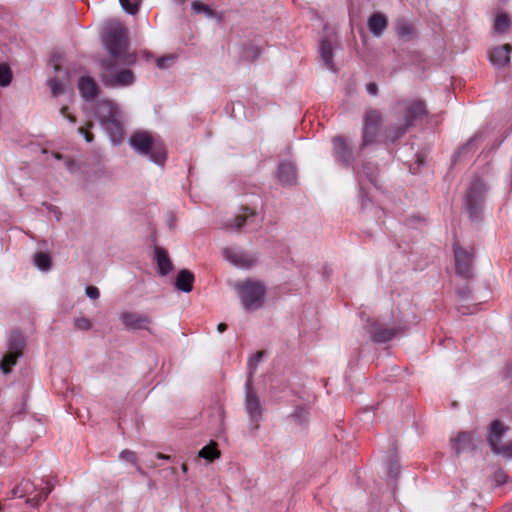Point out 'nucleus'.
<instances>
[{"label":"nucleus","instance_id":"obj_1","mask_svg":"<svg viewBox=\"0 0 512 512\" xmlns=\"http://www.w3.org/2000/svg\"><path fill=\"white\" fill-rule=\"evenodd\" d=\"M102 43L110 55L109 59H120L124 65L135 63V55L127 52L128 31L120 22L111 21L106 25Z\"/></svg>","mask_w":512,"mask_h":512},{"label":"nucleus","instance_id":"obj_2","mask_svg":"<svg viewBox=\"0 0 512 512\" xmlns=\"http://www.w3.org/2000/svg\"><path fill=\"white\" fill-rule=\"evenodd\" d=\"M401 114V121L390 124L384 130L388 142L394 143L402 138L414 126L415 121L426 114L424 103L421 101H399L394 108Z\"/></svg>","mask_w":512,"mask_h":512},{"label":"nucleus","instance_id":"obj_3","mask_svg":"<svg viewBox=\"0 0 512 512\" xmlns=\"http://www.w3.org/2000/svg\"><path fill=\"white\" fill-rule=\"evenodd\" d=\"M129 144L138 154L147 156L151 162L157 165H162L166 159L164 147L155 142L148 132H134L129 138Z\"/></svg>","mask_w":512,"mask_h":512},{"label":"nucleus","instance_id":"obj_4","mask_svg":"<svg viewBox=\"0 0 512 512\" xmlns=\"http://www.w3.org/2000/svg\"><path fill=\"white\" fill-rule=\"evenodd\" d=\"M234 288L246 311H255L263 306L266 294V286L263 282L248 279L235 283Z\"/></svg>","mask_w":512,"mask_h":512},{"label":"nucleus","instance_id":"obj_5","mask_svg":"<svg viewBox=\"0 0 512 512\" xmlns=\"http://www.w3.org/2000/svg\"><path fill=\"white\" fill-rule=\"evenodd\" d=\"M120 59H104L100 62V79L102 83L111 88L130 86L134 83L135 77L130 69L117 68Z\"/></svg>","mask_w":512,"mask_h":512},{"label":"nucleus","instance_id":"obj_6","mask_svg":"<svg viewBox=\"0 0 512 512\" xmlns=\"http://www.w3.org/2000/svg\"><path fill=\"white\" fill-rule=\"evenodd\" d=\"M382 123L383 117L380 110L369 107L364 111L363 124L361 128V142L359 144L360 151H363L367 147L377 143Z\"/></svg>","mask_w":512,"mask_h":512},{"label":"nucleus","instance_id":"obj_7","mask_svg":"<svg viewBox=\"0 0 512 512\" xmlns=\"http://www.w3.org/2000/svg\"><path fill=\"white\" fill-rule=\"evenodd\" d=\"M245 411L249 416L250 430L255 432L259 429L260 422L263 418L264 408L256 391L252 387V373L245 383Z\"/></svg>","mask_w":512,"mask_h":512},{"label":"nucleus","instance_id":"obj_8","mask_svg":"<svg viewBox=\"0 0 512 512\" xmlns=\"http://www.w3.org/2000/svg\"><path fill=\"white\" fill-rule=\"evenodd\" d=\"M485 192L486 186L484 182L480 179H475L466 195V208L472 220H477L480 216Z\"/></svg>","mask_w":512,"mask_h":512},{"label":"nucleus","instance_id":"obj_9","mask_svg":"<svg viewBox=\"0 0 512 512\" xmlns=\"http://www.w3.org/2000/svg\"><path fill=\"white\" fill-rule=\"evenodd\" d=\"M505 431L506 427L499 420L493 421L490 425L488 442L495 454L512 459V442L501 443Z\"/></svg>","mask_w":512,"mask_h":512},{"label":"nucleus","instance_id":"obj_10","mask_svg":"<svg viewBox=\"0 0 512 512\" xmlns=\"http://www.w3.org/2000/svg\"><path fill=\"white\" fill-rule=\"evenodd\" d=\"M366 329L370 335V338L376 343L388 342L397 335L403 333V328L401 326L385 328L374 321L369 322L368 325L366 326Z\"/></svg>","mask_w":512,"mask_h":512},{"label":"nucleus","instance_id":"obj_11","mask_svg":"<svg viewBox=\"0 0 512 512\" xmlns=\"http://www.w3.org/2000/svg\"><path fill=\"white\" fill-rule=\"evenodd\" d=\"M332 144L336 161L345 167H349L354 160L352 147L343 136L334 137Z\"/></svg>","mask_w":512,"mask_h":512},{"label":"nucleus","instance_id":"obj_12","mask_svg":"<svg viewBox=\"0 0 512 512\" xmlns=\"http://www.w3.org/2000/svg\"><path fill=\"white\" fill-rule=\"evenodd\" d=\"M455 254V267L456 272L463 278L469 279L473 276L472 272V262L473 255L463 248L455 245L454 247Z\"/></svg>","mask_w":512,"mask_h":512},{"label":"nucleus","instance_id":"obj_13","mask_svg":"<svg viewBox=\"0 0 512 512\" xmlns=\"http://www.w3.org/2000/svg\"><path fill=\"white\" fill-rule=\"evenodd\" d=\"M223 255L227 261L239 268H250L256 263V258L253 255L235 248H224Z\"/></svg>","mask_w":512,"mask_h":512},{"label":"nucleus","instance_id":"obj_14","mask_svg":"<svg viewBox=\"0 0 512 512\" xmlns=\"http://www.w3.org/2000/svg\"><path fill=\"white\" fill-rule=\"evenodd\" d=\"M120 320L125 328L129 330L148 329V325L152 322L151 318L145 314L129 311L122 312Z\"/></svg>","mask_w":512,"mask_h":512},{"label":"nucleus","instance_id":"obj_15","mask_svg":"<svg viewBox=\"0 0 512 512\" xmlns=\"http://www.w3.org/2000/svg\"><path fill=\"white\" fill-rule=\"evenodd\" d=\"M104 130L109 135L111 142L115 145H119L124 140V126H123V114L120 113L119 117L106 120L101 124Z\"/></svg>","mask_w":512,"mask_h":512},{"label":"nucleus","instance_id":"obj_16","mask_svg":"<svg viewBox=\"0 0 512 512\" xmlns=\"http://www.w3.org/2000/svg\"><path fill=\"white\" fill-rule=\"evenodd\" d=\"M121 110L118 106L108 100L99 101L95 107V114L100 121V124H103L106 120L112 119L114 117L120 116Z\"/></svg>","mask_w":512,"mask_h":512},{"label":"nucleus","instance_id":"obj_17","mask_svg":"<svg viewBox=\"0 0 512 512\" xmlns=\"http://www.w3.org/2000/svg\"><path fill=\"white\" fill-rule=\"evenodd\" d=\"M512 47L510 44H504L502 46L495 47L489 54V59L493 66L497 68H503L510 62V53Z\"/></svg>","mask_w":512,"mask_h":512},{"label":"nucleus","instance_id":"obj_18","mask_svg":"<svg viewBox=\"0 0 512 512\" xmlns=\"http://www.w3.org/2000/svg\"><path fill=\"white\" fill-rule=\"evenodd\" d=\"M369 31L374 37H380L388 26V18L381 12H374L367 20Z\"/></svg>","mask_w":512,"mask_h":512},{"label":"nucleus","instance_id":"obj_19","mask_svg":"<svg viewBox=\"0 0 512 512\" xmlns=\"http://www.w3.org/2000/svg\"><path fill=\"white\" fill-rule=\"evenodd\" d=\"M474 434L471 432H459L452 440V448L456 454L472 450L474 447Z\"/></svg>","mask_w":512,"mask_h":512},{"label":"nucleus","instance_id":"obj_20","mask_svg":"<svg viewBox=\"0 0 512 512\" xmlns=\"http://www.w3.org/2000/svg\"><path fill=\"white\" fill-rule=\"evenodd\" d=\"M256 218V213L248 207H242L241 213L236 215L233 220L226 225L228 229L240 230L244 225L251 223Z\"/></svg>","mask_w":512,"mask_h":512},{"label":"nucleus","instance_id":"obj_21","mask_svg":"<svg viewBox=\"0 0 512 512\" xmlns=\"http://www.w3.org/2000/svg\"><path fill=\"white\" fill-rule=\"evenodd\" d=\"M78 88L85 101L94 100L98 94V86L91 77H81L78 82Z\"/></svg>","mask_w":512,"mask_h":512},{"label":"nucleus","instance_id":"obj_22","mask_svg":"<svg viewBox=\"0 0 512 512\" xmlns=\"http://www.w3.org/2000/svg\"><path fill=\"white\" fill-rule=\"evenodd\" d=\"M277 176L282 185H293L297 180L296 168L290 162L281 163L277 170Z\"/></svg>","mask_w":512,"mask_h":512},{"label":"nucleus","instance_id":"obj_23","mask_svg":"<svg viewBox=\"0 0 512 512\" xmlns=\"http://www.w3.org/2000/svg\"><path fill=\"white\" fill-rule=\"evenodd\" d=\"M154 258L158 266V272L165 276L173 269V264L168 256L167 251L159 246L154 249Z\"/></svg>","mask_w":512,"mask_h":512},{"label":"nucleus","instance_id":"obj_24","mask_svg":"<svg viewBox=\"0 0 512 512\" xmlns=\"http://www.w3.org/2000/svg\"><path fill=\"white\" fill-rule=\"evenodd\" d=\"M194 279L191 271L182 269L177 274L175 286L178 290L189 293L192 291Z\"/></svg>","mask_w":512,"mask_h":512},{"label":"nucleus","instance_id":"obj_25","mask_svg":"<svg viewBox=\"0 0 512 512\" xmlns=\"http://www.w3.org/2000/svg\"><path fill=\"white\" fill-rule=\"evenodd\" d=\"M320 54L324 65L329 70H334L333 63V45L330 40L322 39L320 41Z\"/></svg>","mask_w":512,"mask_h":512},{"label":"nucleus","instance_id":"obj_26","mask_svg":"<svg viewBox=\"0 0 512 512\" xmlns=\"http://www.w3.org/2000/svg\"><path fill=\"white\" fill-rule=\"evenodd\" d=\"M7 347L8 351L17 352L22 355L25 347V339L20 331L14 330L11 332Z\"/></svg>","mask_w":512,"mask_h":512},{"label":"nucleus","instance_id":"obj_27","mask_svg":"<svg viewBox=\"0 0 512 512\" xmlns=\"http://www.w3.org/2000/svg\"><path fill=\"white\" fill-rule=\"evenodd\" d=\"M56 481L54 480H47L46 481V488H41L39 493L35 495L34 497L30 498L28 497L26 502L30 504L31 506H38L41 502L45 501L48 497V495L52 492Z\"/></svg>","mask_w":512,"mask_h":512},{"label":"nucleus","instance_id":"obj_28","mask_svg":"<svg viewBox=\"0 0 512 512\" xmlns=\"http://www.w3.org/2000/svg\"><path fill=\"white\" fill-rule=\"evenodd\" d=\"M21 354L17 352L7 351V353L3 356L0 362V368L4 374H8L11 372V368L16 365L17 360L21 357Z\"/></svg>","mask_w":512,"mask_h":512},{"label":"nucleus","instance_id":"obj_29","mask_svg":"<svg viewBox=\"0 0 512 512\" xmlns=\"http://www.w3.org/2000/svg\"><path fill=\"white\" fill-rule=\"evenodd\" d=\"M198 456L212 462L215 459L220 457V451L217 449V444L214 441H211L209 445L203 447L199 452Z\"/></svg>","mask_w":512,"mask_h":512},{"label":"nucleus","instance_id":"obj_30","mask_svg":"<svg viewBox=\"0 0 512 512\" xmlns=\"http://www.w3.org/2000/svg\"><path fill=\"white\" fill-rule=\"evenodd\" d=\"M290 418L295 421L300 426H304L308 423L309 420V411L304 406H298L291 413Z\"/></svg>","mask_w":512,"mask_h":512},{"label":"nucleus","instance_id":"obj_31","mask_svg":"<svg viewBox=\"0 0 512 512\" xmlns=\"http://www.w3.org/2000/svg\"><path fill=\"white\" fill-rule=\"evenodd\" d=\"M510 18L507 14H500L495 18L494 30L496 33H505L510 27Z\"/></svg>","mask_w":512,"mask_h":512},{"label":"nucleus","instance_id":"obj_32","mask_svg":"<svg viewBox=\"0 0 512 512\" xmlns=\"http://www.w3.org/2000/svg\"><path fill=\"white\" fill-rule=\"evenodd\" d=\"M35 265L42 271H47L51 267V258L47 253L38 252L34 256Z\"/></svg>","mask_w":512,"mask_h":512},{"label":"nucleus","instance_id":"obj_33","mask_svg":"<svg viewBox=\"0 0 512 512\" xmlns=\"http://www.w3.org/2000/svg\"><path fill=\"white\" fill-rule=\"evenodd\" d=\"M397 32L401 37L410 38L414 34V26L408 21H399L397 23Z\"/></svg>","mask_w":512,"mask_h":512},{"label":"nucleus","instance_id":"obj_34","mask_svg":"<svg viewBox=\"0 0 512 512\" xmlns=\"http://www.w3.org/2000/svg\"><path fill=\"white\" fill-rule=\"evenodd\" d=\"M191 9L196 14H205L208 18H212L215 15V12L207 5L203 4L200 1H193L191 3Z\"/></svg>","mask_w":512,"mask_h":512},{"label":"nucleus","instance_id":"obj_35","mask_svg":"<svg viewBox=\"0 0 512 512\" xmlns=\"http://www.w3.org/2000/svg\"><path fill=\"white\" fill-rule=\"evenodd\" d=\"M12 80V72L8 65L0 64V86H8Z\"/></svg>","mask_w":512,"mask_h":512},{"label":"nucleus","instance_id":"obj_36","mask_svg":"<svg viewBox=\"0 0 512 512\" xmlns=\"http://www.w3.org/2000/svg\"><path fill=\"white\" fill-rule=\"evenodd\" d=\"M121 7L130 15H135L139 10L140 2L138 0L130 2L129 0H119Z\"/></svg>","mask_w":512,"mask_h":512},{"label":"nucleus","instance_id":"obj_37","mask_svg":"<svg viewBox=\"0 0 512 512\" xmlns=\"http://www.w3.org/2000/svg\"><path fill=\"white\" fill-rule=\"evenodd\" d=\"M47 84L50 87L51 94L54 97H57L58 95H60L64 91V85H63L62 81H60V80H58L56 78L49 79L47 81Z\"/></svg>","mask_w":512,"mask_h":512},{"label":"nucleus","instance_id":"obj_38","mask_svg":"<svg viewBox=\"0 0 512 512\" xmlns=\"http://www.w3.org/2000/svg\"><path fill=\"white\" fill-rule=\"evenodd\" d=\"M387 473L390 479H397L400 474V466L397 460L390 459L387 463Z\"/></svg>","mask_w":512,"mask_h":512},{"label":"nucleus","instance_id":"obj_39","mask_svg":"<svg viewBox=\"0 0 512 512\" xmlns=\"http://www.w3.org/2000/svg\"><path fill=\"white\" fill-rule=\"evenodd\" d=\"M262 357H263V352H257V353H255L254 355H252L249 358V361H248V365H249L248 377L250 376L251 373H252V375L254 374V372H255V370L257 368V365L262 360Z\"/></svg>","mask_w":512,"mask_h":512},{"label":"nucleus","instance_id":"obj_40","mask_svg":"<svg viewBox=\"0 0 512 512\" xmlns=\"http://www.w3.org/2000/svg\"><path fill=\"white\" fill-rule=\"evenodd\" d=\"M176 57L174 55H167L157 59L156 65L159 69L168 68L174 61Z\"/></svg>","mask_w":512,"mask_h":512},{"label":"nucleus","instance_id":"obj_41","mask_svg":"<svg viewBox=\"0 0 512 512\" xmlns=\"http://www.w3.org/2000/svg\"><path fill=\"white\" fill-rule=\"evenodd\" d=\"M481 134H476L472 138H470L463 146L459 148L456 153V157H460L461 155L467 153L473 143L480 137Z\"/></svg>","mask_w":512,"mask_h":512},{"label":"nucleus","instance_id":"obj_42","mask_svg":"<svg viewBox=\"0 0 512 512\" xmlns=\"http://www.w3.org/2000/svg\"><path fill=\"white\" fill-rule=\"evenodd\" d=\"M74 323L77 329L84 331L89 330L92 326L91 321L85 317L76 318Z\"/></svg>","mask_w":512,"mask_h":512},{"label":"nucleus","instance_id":"obj_43","mask_svg":"<svg viewBox=\"0 0 512 512\" xmlns=\"http://www.w3.org/2000/svg\"><path fill=\"white\" fill-rule=\"evenodd\" d=\"M119 458L121 460H125V461H128V462L133 463V464L136 463V455L131 450H123V451H121V453L119 455Z\"/></svg>","mask_w":512,"mask_h":512},{"label":"nucleus","instance_id":"obj_44","mask_svg":"<svg viewBox=\"0 0 512 512\" xmlns=\"http://www.w3.org/2000/svg\"><path fill=\"white\" fill-rule=\"evenodd\" d=\"M85 293H86L87 297H89L90 299H93V300L98 299L100 296L99 289L96 286H92V285L86 287Z\"/></svg>","mask_w":512,"mask_h":512},{"label":"nucleus","instance_id":"obj_45","mask_svg":"<svg viewBox=\"0 0 512 512\" xmlns=\"http://www.w3.org/2000/svg\"><path fill=\"white\" fill-rule=\"evenodd\" d=\"M22 488H24L26 496L33 494L37 490V487L29 480L22 481Z\"/></svg>","mask_w":512,"mask_h":512},{"label":"nucleus","instance_id":"obj_46","mask_svg":"<svg viewBox=\"0 0 512 512\" xmlns=\"http://www.w3.org/2000/svg\"><path fill=\"white\" fill-rule=\"evenodd\" d=\"M457 293L461 300H467L470 296L471 291L470 288L466 285L462 288H459Z\"/></svg>","mask_w":512,"mask_h":512},{"label":"nucleus","instance_id":"obj_47","mask_svg":"<svg viewBox=\"0 0 512 512\" xmlns=\"http://www.w3.org/2000/svg\"><path fill=\"white\" fill-rule=\"evenodd\" d=\"M364 173L366 174L367 178L373 183L376 180L375 177V169L373 167H363Z\"/></svg>","mask_w":512,"mask_h":512},{"label":"nucleus","instance_id":"obj_48","mask_svg":"<svg viewBox=\"0 0 512 512\" xmlns=\"http://www.w3.org/2000/svg\"><path fill=\"white\" fill-rule=\"evenodd\" d=\"M77 131H78V133H79L80 135H82V136L85 138V140H86L88 143H90V142H92V141H93V139H94L93 134H91V133L87 132V131L85 130V128H83V127H79V128L77 129Z\"/></svg>","mask_w":512,"mask_h":512},{"label":"nucleus","instance_id":"obj_49","mask_svg":"<svg viewBox=\"0 0 512 512\" xmlns=\"http://www.w3.org/2000/svg\"><path fill=\"white\" fill-rule=\"evenodd\" d=\"M366 90L372 96H376L378 94V86L375 82H369L366 85Z\"/></svg>","mask_w":512,"mask_h":512},{"label":"nucleus","instance_id":"obj_50","mask_svg":"<svg viewBox=\"0 0 512 512\" xmlns=\"http://www.w3.org/2000/svg\"><path fill=\"white\" fill-rule=\"evenodd\" d=\"M12 494L14 497L19 498L26 496V494L24 493V488H22V482L12 490Z\"/></svg>","mask_w":512,"mask_h":512},{"label":"nucleus","instance_id":"obj_51","mask_svg":"<svg viewBox=\"0 0 512 512\" xmlns=\"http://www.w3.org/2000/svg\"><path fill=\"white\" fill-rule=\"evenodd\" d=\"M67 110H68V107L66 106H63L61 109H60V114L67 118L71 123H76V118L75 116L71 115V114H68L67 113Z\"/></svg>","mask_w":512,"mask_h":512},{"label":"nucleus","instance_id":"obj_52","mask_svg":"<svg viewBox=\"0 0 512 512\" xmlns=\"http://www.w3.org/2000/svg\"><path fill=\"white\" fill-rule=\"evenodd\" d=\"M227 329V325L225 323H220L217 326V330L219 333H223Z\"/></svg>","mask_w":512,"mask_h":512},{"label":"nucleus","instance_id":"obj_53","mask_svg":"<svg viewBox=\"0 0 512 512\" xmlns=\"http://www.w3.org/2000/svg\"><path fill=\"white\" fill-rule=\"evenodd\" d=\"M66 166L69 170H72V167L74 166V162L71 160H66Z\"/></svg>","mask_w":512,"mask_h":512},{"label":"nucleus","instance_id":"obj_54","mask_svg":"<svg viewBox=\"0 0 512 512\" xmlns=\"http://www.w3.org/2000/svg\"><path fill=\"white\" fill-rule=\"evenodd\" d=\"M157 457L160 459H169V456L163 454H158Z\"/></svg>","mask_w":512,"mask_h":512},{"label":"nucleus","instance_id":"obj_55","mask_svg":"<svg viewBox=\"0 0 512 512\" xmlns=\"http://www.w3.org/2000/svg\"><path fill=\"white\" fill-rule=\"evenodd\" d=\"M53 211H54V212H55V214H56V219H58V220H59L60 212H59V211H57L56 207H54V208H53Z\"/></svg>","mask_w":512,"mask_h":512},{"label":"nucleus","instance_id":"obj_56","mask_svg":"<svg viewBox=\"0 0 512 512\" xmlns=\"http://www.w3.org/2000/svg\"><path fill=\"white\" fill-rule=\"evenodd\" d=\"M181 468H182V471H183L184 473H186V472H187L188 467H187V465H186L185 463H184V464H182V467H181Z\"/></svg>","mask_w":512,"mask_h":512},{"label":"nucleus","instance_id":"obj_57","mask_svg":"<svg viewBox=\"0 0 512 512\" xmlns=\"http://www.w3.org/2000/svg\"><path fill=\"white\" fill-rule=\"evenodd\" d=\"M175 3L183 4L186 0H173Z\"/></svg>","mask_w":512,"mask_h":512},{"label":"nucleus","instance_id":"obj_58","mask_svg":"<svg viewBox=\"0 0 512 512\" xmlns=\"http://www.w3.org/2000/svg\"><path fill=\"white\" fill-rule=\"evenodd\" d=\"M55 157H56L57 159H61V158H62V156H61V155H59V154H56V155H55Z\"/></svg>","mask_w":512,"mask_h":512},{"label":"nucleus","instance_id":"obj_59","mask_svg":"<svg viewBox=\"0 0 512 512\" xmlns=\"http://www.w3.org/2000/svg\"><path fill=\"white\" fill-rule=\"evenodd\" d=\"M87 127H88V128H92V127H93V124H92V123H89V124H87Z\"/></svg>","mask_w":512,"mask_h":512}]
</instances>
